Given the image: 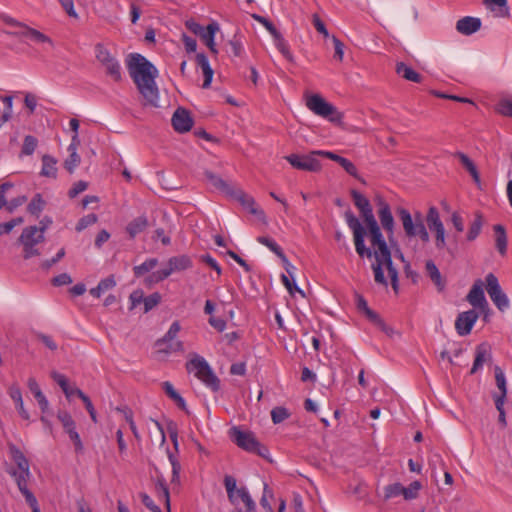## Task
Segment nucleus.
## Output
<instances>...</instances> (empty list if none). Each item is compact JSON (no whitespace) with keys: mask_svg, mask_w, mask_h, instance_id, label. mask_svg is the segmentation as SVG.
<instances>
[{"mask_svg":"<svg viewBox=\"0 0 512 512\" xmlns=\"http://www.w3.org/2000/svg\"><path fill=\"white\" fill-rule=\"evenodd\" d=\"M126 66L131 79L143 98V105L158 107L159 90L155 82L158 77L156 67L138 53H131L127 56Z\"/></svg>","mask_w":512,"mask_h":512,"instance_id":"obj_1","label":"nucleus"},{"mask_svg":"<svg viewBox=\"0 0 512 512\" xmlns=\"http://www.w3.org/2000/svg\"><path fill=\"white\" fill-rule=\"evenodd\" d=\"M397 215L408 238L419 237L422 242H429L430 236L420 212H415L414 216H412L407 209L398 208Z\"/></svg>","mask_w":512,"mask_h":512,"instance_id":"obj_2","label":"nucleus"},{"mask_svg":"<svg viewBox=\"0 0 512 512\" xmlns=\"http://www.w3.org/2000/svg\"><path fill=\"white\" fill-rule=\"evenodd\" d=\"M186 369L189 373H193L208 388L216 392L220 389V380L215 375L208 362L200 356H195L186 363Z\"/></svg>","mask_w":512,"mask_h":512,"instance_id":"obj_3","label":"nucleus"},{"mask_svg":"<svg viewBox=\"0 0 512 512\" xmlns=\"http://www.w3.org/2000/svg\"><path fill=\"white\" fill-rule=\"evenodd\" d=\"M11 458L15 462L17 469L14 467L7 468V472L15 479L20 491L28 489L27 481L30 477L29 462L14 444L9 445Z\"/></svg>","mask_w":512,"mask_h":512,"instance_id":"obj_4","label":"nucleus"},{"mask_svg":"<svg viewBox=\"0 0 512 512\" xmlns=\"http://www.w3.org/2000/svg\"><path fill=\"white\" fill-rule=\"evenodd\" d=\"M230 437L238 447L247 452L255 453L262 457H266L268 453V449L261 445L254 433L250 431H243L238 427H232L230 429Z\"/></svg>","mask_w":512,"mask_h":512,"instance_id":"obj_5","label":"nucleus"},{"mask_svg":"<svg viewBox=\"0 0 512 512\" xmlns=\"http://www.w3.org/2000/svg\"><path fill=\"white\" fill-rule=\"evenodd\" d=\"M306 106L314 114L328 119L333 123H340L343 115L340 113L335 106L327 102L319 94H312L306 98Z\"/></svg>","mask_w":512,"mask_h":512,"instance_id":"obj_6","label":"nucleus"},{"mask_svg":"<svg viewBox=\"0 0 512 512\" xmlns=\"http://www.w3.org/2000/svg\"><path fill=\"white\" fill-rule=\"evenodd\" d=\"M94 52L97 61L105 69L106 75L115 82H120L122 80V71L116 57L102 43L95 45Z\"/></svg>","mask_w":512,"mask_h":512,"instance_id":"obj_7","label":"nucleus"},{"mask_svg":"<svg viewBox=\"0 0 512 512\" xmlns=\"http://www.w3.org/2000/svg\"><path fill=\"white\" fill-rule=\"evenodd\" d=\"M345 220L348 227L353 232L355 249L358 255L360 257L371 258L373 256V252L370 248H367L365 246L364 238L366 235V231L361 225L358 218L353 214L351 210H347L345 212Z\"/></svg>","mask_w":512,"mask_h":512,"instance_id":"obj_8","label":"nucleus"},{"mask_svg":"<svg viewBox=\"0 0 512 512\" xmlns=\"http://www.w3.org/2000/svg\"><path fill=\"white\" fill-rule=\"evenodd\" d=\"M179 331V322H173L167 333L163 336V338L159 339L156 342V346L158 348L159 353L169 354L178 351L182 352L184 350L183 343L181 341H174Z\"/></svg>","mask_w":512,"mask_h":512,"instance_id":"obj_9","label":"nucleus"},{"mask_svg":"<svg viewBox=\"0 0 512 512\" xmlns=\"http://www.w3.org/2000/svg\"><path fill=\"white\" fill-rule=\"evenodd\" d=\"M426 222L429 229L435 232L436 248L439 250L444 249L446 247L445 228L436 207L432 206L429 208L426 215Z\"/></svg>","mask_w":512,"mask_h":512,"instance_id":"obj_10","label":"nucleus"},{"mask_svg":"<svg viewBox=\"0 0 512 512\" xmlns=\"http://www.w3.org/2000/svg\"><path fill=\"white\" fill-rule=\"evenodd\" d=\"M315 151L307 155L290 154L284 158L292 165L293 168L308 172H318L321 170V163L316 158Z\"/></svg>","mask_w":512,"mask_h":512,"instance_id":"obj_11","label":"nucleus"},{"mask_svg":"<svg viewBox=\"0 0 512 512\" xmlns=\"http://www.w3.org/2000/svg\"><path fill=\"white\" fill-rule=\"evenodd\" d=\"M485 281L487 293L496 307L501 311L507 309L509 306V300L506 294L502 291L497 277L493 273H489L485 277Z\"/></svg>","mask_w":512,"mask_h":512,"instance_id":"obj_12","label":"nucleus"},{"mask_svg":"<svg viewBox=\"0 0 512 512\" xmlns=\"http://www.w3.org/2000/svg\"><path fill=\"white\" fill-rule=\"evenodd\" d=\"M192 267V260L188 255H178L171 257L165 268L158 270L156 277L158 280H165L174 272H181Z\"/></svg>","mask_w":512,"mask_h":512,"instance_id":"obj_13","label":"nucleus"},{"mask_svg":"<svg viewBox=\"0 0 512 512\" xmlns=\"http://www.w3.org/2000/svg\"><path fill=\"white\" fill-rule=\"evenodd\" d=\"M478 317V313L474 309L460 313L455 321V329L457 333L460 336L470 334Z\"/></svg>","mask_w":512,"mask_h":512,"instance_id":"obj_14","label":"nucleus"},{"mask_svg":"<svg viewBox=\"0 0 512 512\" xmlns=\"http://www.w3.org/2000/svg\"><path fill=\"white\" fill-rule=\"evenodd\" d=\"M171 122L175 131L179 133L188 132L193 126V119L190 115V112L184 108L176 109L172 116Z\"/></svg>","mask_w":512,"mask_h":512,"instance_id":"obj_15","label":"nucleus"},{"mask_svg":"<svg viewBox=\"0 0 512 512\" xmlns=\"http://www.w3.org/2000/svg\"><path fill=\"white\" fill-rule=\"evenodd\" d=\"M378 217L383 229L388 233L389 239L394 233V218L391 213L389 204L383 199L378 201Z\"/></svg>","mask_w":512,"mask_h":512,"instance_id":"obj_16","label":"nucleus"},{"mask_svg":"<svg viewBox=\"0 0 512 512\" xmlns=\"http://www.w3.org/2000/svg\"><path fill=\"white\" fill-rule=\"evenodd\" d=\"M492 360L491 347L488 343H481L475 349V359L470 374L473 375L482 369L483 365Z\"/></svg>","mask_w":512,"mask_h":512,"instance_id":"obj_17","label":"nucleus"},{"mask_svg":"<svg viewBox=\"0 0 512 512\" xmlns=\"http://www.w3.org/2000/svg\"><path fill=\"white\" fill-rule=\"evenodd\" d=\"M228 196L234 198L235 200L239 201L241 205L248 209L251 214L254 215H264V212L261 209H258L256 207V202L253 197L246 194L244 191H242L239 188H233L232 193H230Z\"/></svg>","mask_w":512,"mask_h":512,"instance_id":"obj_18","label":"nucleus"},{"mask_svg":"<svg viewBox=\"0 0 512 512\" xmlns=\"http://www.w3.org/2000/svg\"><path fill=\"white\" fill-rule=\"evenodd\" d=\"M467 301L474 308L483 309L484 307L487 306L488 303L484 295L483 283L481 280L475 281L467 295Z\"/></svg>","mask_w":512,"mask_h":512,"instance_id":"obj_19","label":"nucleus"},{"mask_svg":"<svg viewBox=\"0 0 512 512\" xmlns=\"http://www.w3.org/2000/svg\"><path fill=\"white\" fill-rule=\"evenodd\" d=\"M481 28V20L476 17L466 16L456 23V30L463 35H471Z\"/></svg>","mask_w":512,"mask_h":512,"instance_id":"obj_20","label":"nucleus"},{"mask_svg":"<svg viewBox=\"0 0 512 512\" xmlns=\"http://www.w3.org/2000/svg\"><path fill=\"white\" fill-rule=\"evenodd\" d=\"M149 226L148 218L146 215H140L131 220L126 226V232L130 238H135L138 234L144 232Z\"/></svg>","mask_w":512,"mask_h":512,"instance_id":"obj_21","label":"nucleus"},{"mask_svg":"<svg viewBox=\"0 0 512 512\" xmlns=\"http://www.w3.org/2000/svg\"><path fill=\"white\" fill-rule=\"evenodd\" d=\"M204 175L209 184L215 189L226 195L232 193L234 187L231 186L227 181L223 180L219 175H216L211 171H205Z\"/></svg>","mask_w":512,"mask_h":512,"instance_id":"obj_22","label":"nucleus"},{"mask_svg":"<svg viewBox=\"0 0 512 512\" xmlns=\"http://www.w3.org/2000/svg\"><path fill=\"white\" fill-rule=\"evenodd\" d=\"M426 273L431 281L436 285L439 291L445 288V281L442 279L441 273L432 260H427L425 264Z\"/></svg>","mask_w":512,"mask_h":512,"instance_id":"obj_23","label":"nucleus"},{"mask_svg":"<svg viewBox=\"0 0 512 512\" xmlns=\"http://www.w3.org/2000/svg\"><path fill=\"white\" fill-rule=\"evenodd\" d=\"M219 30V25L217 22H212L210 23L206 29H205V34L202 35L201 39L205 42V44L207 45V47L209 48V50L213 53V54H217L218 53V50L216 48V44L214 42V37H215V34L216 32Z\"/></svg>","mask_w":512,"mask_h":512,"instance_id":"obj_24","label":"nucleus"},{"mask_svg":"<svg viewBox=\"0 0 512 512\" xmlns=\"http://www.w3.org/2000/svg\"><path fill=\"white\" fill-rule=\"evenodd\" d=\"M495 232V245L496 249L501 255H505L507 251V235L503 225L496 224L493 227Z\"/></svg>","mask_w":512,"mask_h":512,"instance_id":"obj_25","label":"nucleus"},{"mask_svg":"<svg viewBox=\"0 0 512 512\" xmlns=\"http://www.w3.org/2000/svg\"><path fill=\"white\" fill-rule=\"evenodd\" d=\"M396 73L402 76L404 79L415 83L421 82L422 79L421 75L418 72H416L403 62H398L396 64Z\"/></svg>","mask_w":512,"mask_h":512,"instance_id":"obj_26","label":"nucleus"},{"mask_svg":"<svg viewBox=\"0 0 512 512\" xmlns=\"http://www.w3.org/2000/svg\"><path fill=\"white\" fill-rule=\"evenodd\" d=\"M57 161L50 155H44L42 157V170L41 175L55 179L57 177Z\"/></svg>","mask_w":512,"mask_h":512,"instance_id":"obj_27","label":"nucleus"},{"mask_svg":"<svg viewBox=\"0 0 512 512\" xmlns=\"http://www.w3.org/2000/svg\"><path fill=\"white\" fill-rule=\"evenodd\" d=\"M494 372H495L496 385H497L498 389L500 390V393L495 394L493 396V398H494V400L501 398V401H505L506 395H507V386H506L505 375L499 366L495 367Z\"/></svg>","mask_w":512,"mask_h":512,"instance_id":"obj_28","label":"nucleus"},{"mask_svg":"<svg viewBox=\"0 0 512 512\" xmlns=\"http://www.w3.org/2000/svg\"><path fill=\"white\" fill-rule=\"evenodd\" d=\"M484 220L483 216L480 212H476L474 215V219L469 226V230L467 233V240L474 241L480 234L481 229L483 227Z\"/></svg>","mask_w":512,"mask_h":512,"instance_id":"obj_29","label":"nucleus"},{"mask_svg":"<svg viewBox=\"0 0 512 512\" xmlns=\"http://www.w3.org/2000/svg\"><path fill=\"white\" fill-rule=\"evenodd\" d=\"M495 111L502 116L512 117V96H503L496 104Z\"/></svg>","mask_w":512,"mask_h":512,"instance_id":"obj_30","label":"nucleus"},{"mask_svg":"<svg viewBox=\"0 0 512 512\" xmlns=\"http://www.w3.org/2000/svg\"><path fill=\"white\" fill-rule=\"evenodd\" d=\"M257 241L269 248L281 259V261H286V255L284 254L283 250L272 238L260 236L257 238Z\"/></svg>","mask_w":512,"mask_h":512,"instance_id":"obj_31","label":"nucleus"},{"mask_svg":"<svg viewBox=\"0 0 512 512\" xmlns=\"http://www.w3.org/2000/svg\"><path fill=\"white\" fill-rule=\"evenodd\" d=\"M373 248H374L373 255L375 257V262L382 263V261L391 258V252H390L385 240L375 244V246H373Z\"/></svg>","mask_w":512,"mask_h":512,"instance_id":"obj_32","label":"nucleus"},{"mask_svg":"<svg viewBox=\"0 0 512 512\" xmlns=\"http://www.w3.org/2000/svg\"><path fill=\"white\" fill-rule=\"evenodd\" d=\"M224 486L227 491L229 501L236 505L237 504V488L236 479L230 475H226L224 478Z\"/></svg>","mask_w":512,"mask_h":512,"instance_id":"obj_33","label":"nucleus"},{"mask_svg":"<svg viewBox=\"0 0 512 512\" xmlns=\"http://www.w3.org/2000/svg\"><path fill=\"white\" fill-rule=\"evenodd\" d=\"M383 266L387 269L388 275L391 279L392 288L397 293L398 292V271L393 265L392 258L382 261V267Z\"/></svg>","mask_w":512,"mask_h":512,"instance_id":"obj_34","label":"nucleus"},{"mask_svg":"<svg viewBox=\"0 0 512 512\" xmlns=\"http://www.w3.org/2000/svg\"><path fill=\"white\" fill-rule=\"evenodd\" d=\"M45 207V201L43 200L41 194H36L31 202L27 206V210L29 213L35 216H39V214L42 212V210Z\"/></svg>","mask_w":512,"mask_h":512,"instance_id":"obj_35","label":"nucleus"},{"mask_svg":"<svg viewBox=\"0 0 512 512\" xmlns=\"http://www.w3.org/2000/svg\"><path fill=\"white\" fill-rule=\"evenodd\" d=\"M27 32H28V36L26 39L31 40L32 42H35V43H47L52 47L54 46L53 40L50 37H48L47 35H45L44 33L40 32L34 28H30V30H28Z\"/></svg>","mask_w":512,"mask_h":512,"instance_id":"obj_36","label":"nucleus"},{"mask_svg":"<svg viewBox=\"0 0 512 512\" xmlns=\"http://www.w3.org/2000/svg\"><path fill=\"white\" fill-rule=\"evenodd\" d=\"M28 236H29L28 231H26L25 233H22L19 238V241L24 246V258L25 259H29L35 255H39L38 249L34 248L35 245H31V242L28 240Z\"/></svg>","mask_w":512,"mask_h":512,"instance_id":"obj_37","label":"nucleus"},{"mask_svg":"<svg viewBox=\"0 0 512 512\" xmlns=\"http://www.w3.org/2000/svg\"><path fill=\"white\" fill-rule=\"evenodd\" d=\"M157 264H158V260L156 258L147 259L142 264L135 266L133 268L134 274L136 277H141L145 273L154 269L157 266Z\"/></svg>","mask_w":512,"mask_h":512,"instance_id":"obj_38","label":"nucleus"},{"mask_svg":"<svg viewBox=\"0 0 512 512\" xmlns=\"http://www.w3.org/2000/svg\"><path fill=\"white\" fill-rule=\"evenodd\" d=\"M275 46L281 52V54L289 61H292V54L289 51V46L282 34L279 32L275 36H273Z\"/></svg>","mask_w":512,"mask_h":512,"instance_id":"obj_39","label":"nucleus"},{"mask_svg":"<svg viewBox=\"0 0 512 512\" xmlns=\"http://www.w3.org/2000/svg\"><path fill=\"white\" fill-rule=\"evenodd\" d=\"M237 498L243 501L247 512H253L256 509V504L246 488L242 487L237 490Z\"/></svg>","mask_w":512,"mask_h":512,"instance_id":"obj_40","label":"nucleus"},{"mask_svg":"<svg viewBox=\"0 0 512 512\" xmlns=\"http://www.w3.org/2000/svg\"><path fill=\"white\" fill-rule=\"evenodd\" d=\"M350 194L353 199L354 205L358 208L360 212H362L371 205L370 201L357 190H351Z\"/></svg>","mask_w":512,"mask_h":512,"instance_id":"obj_41","label":"nucleus"},{"mask_svg":"<svg viewBox=\"0 0 512 512\" xmlns=\"http://www.w3.org/2000/svg\"><path fill=\"white\" fill-rule=\"evenodd\" d=\"M274 495L272 490L269 488L267 484H264L263 495L260 499V505L266 512H273V508L271 506L270 500H273Z\"/></svg>","mask_w":512,"mask_h":512,"instance_id":"obj_42","label":"nucleus"},{"mask_svg":"<svg viewBox=\"0 0 512 512\" xmlns=\"http://www.w3.org/2000/svg\"><path fill=\"white\" fill-rule=\"evenodd\" d=\"M422 485L419 481L412 482L408 487L403 486V497L406 500H412L417 498L418 492L421 489Z\"/></svg>","mask_w":512,"mask_h":512,"instance_id":"obj_43","label":"nucleus"},{"mask_svg":"<svg viewBox=\"0 0 512 512\" xmlns=\"http://www.w3.org/2000/svg\"><path fill=\"white\" fill-rule=\"evenodd\" d=\"M339 165L352 177L356 178L357 180L361 181L362 183H365L364 179L360 177L358 174V170L356 166L347 158H342Z\"/></svg>","mask_w":512,"mask_h":512,"instance_id":"obj_44","label":"nucleus"},{"mask_svg":"<svg viewBox=\"0 0 512 512\" xmlns=\"http://www.w3.org/2000/svg\"><path fill=\"white\" fill-rule=\"evenodd\" d=\"M38 145L37 139L32 135H27L24 138L23 146H22V154L24 155H32Z\"/></svg>","mask_w":512,"mask_h":512,"instance_id":"obj_45","label":"nucleus"},{"mask_svg":"<svg viewBox=\"0 0 512 512\" xmlns=\"http://www.w3.org/2000/svg\"><path fill=\"white\" fill-rule=\"evenodd\" d=\"M161 301V295L158 292L152 293L149 296H144V313L149 312L156 307Z\"/></svg>","mask_w":512,"mask_h":512,"instance_id":"obj_46","label":"nucleus"},{"mask_svg":"<svg viewBox=\"0 0 512 512\" xmlns=\"http://www.w3.org/2000/svg\"><path fill=\"white\" fill-rule=\"evenodd\" d=\"M28 231V240L31 242V245H36L44 240V235H42L41 231H38L37 226L26 227L22 233Z\"/></svg>","mask_w":512,"mask_h":512,"instance_id":"obj_47","label":"nucleus"},{"mask_svg":"<svg viewBox=\"0 0 512 512\" xmlns=\"http://www.w3.org/2000/svg\"><path fill=\"white\" fill-rule=\"evenodd\" d=\"M290 413L284 407H275L271 411V418L274 424H279L289 418Z\"/></svg>","mask_w":512,"mask_h":512,"instance_id":"obj_48","label":"nucleus"},{"mask_svg":"<svg viewBox=\"0 0 512 512\" xmlns=\"http://www.w3.org/2000/svg\"><path fill=\"white\" fill-rule=\"evenodd\" d=\"M77 396L83 401L85 408L91 417V420L94 423H96L97 422L96 411L94 409V406H93L90 398L86 394H84L82 390H77Z\"/></svg>","mask_w":512,"mask_h":512,"instance_id":"obj_49","label":"nucleus"},{"mask_svg":"<svg viewBox=\"0 0 512 512\" xmlns=\"http://www.w3.org/2000/svg\"><path fill=\"white\" fill-rule=\"evenodd\" d=\"M372 269L374 272V280L376 283L381 284L387 287L388 282L383 273V267L381 262H375L372 264Z\"/></svg>","mask_w":512,"mask_h":512,"instance_id":"obj_50","label":"nucleus"},{"mask_svg":"<svg viewBox=\"0 0 512 512\" xmlns=\"http://www.w3.org/2000/svg\"><path fill=\"white\" fill-rule=\"evenodd\" d=\"M98 218L95 214H88L81 219L76 224V231L81 232L82 230L86 229L87 227L95 224L97 222Z\"/></svg>","mask_w":512,"mask_h":512,"instance_id":"obj_51","label":"nucleus"},{"mask_svg":"<svg viewBox=\"0 0 512 512\" xmlns=\"http://www.w3.org/2000/svg\"><path fill=\"white\" fill-rule=\"evenodd\" d=\"M167 454H168V459L171 463V466H172V479L171 481L174 483V482H178L179 481V475H180V471H181V465L179 463V461L177 460V458L169 451L167 450Z\"/></svg>","mask_w":512,"mask_h":512,"instance_id":"obj_52","label":"nucleus"},{"mask_svg":"<svg viewBox=\"0 0 512 512\" xmlns=\"http://www.w3.org/2000/svg\"><path fill=\"white\" fill-rule=\"evenodd\" d=\"M81 158L77 152H70L69 157L64 162V167L69 173H73L80 164Z\"/></svg>","mask_w":512,"mask_h":512,"instance_id":"obj_53","label":"nucleus"},{"mask_svg":"<svg viewBox=\"0 0 512 512\" xmlns=\"http://www.w3.org/2000/svg\"><path fill=\"white\" fill-rule=\"evenodd\" d=\"M368 230L370 233V240L372 246L384 240L381 230L378 226V223H374L368 226Z\"/></svg>","mask_w":512,"mask_h":512,"instance_id":"obj_54","label":"nucleus"},{"mask_svg":"<svg viewBox=\"0 0 512 512\" xmlns=\"http://www.w3.org/2000/svg\"><path fill=\"white\" fill-rule=\"evenodd\" d=\"M185 26L189 31H191L193 34L199 36L200 38L202 37V35L205 34L206 27H203L202 25H200L193 19L187 20L185 22Z\"/></svg>","mask_w":512,"mask_h":512,"instance_id":"obj_55","label":"nucleus"},{"mask_svg":"<svg viewBox=\"0 0 512 512\" xmlns=\"http://www.w3.org/2000/svg\"><path fill=\"white\" fill-rule=\"evenodd\" d=\"M281 280H282L283 285L286 287V289L289 291V293L291 295H294L295 292H298L302 296H304V292L296 285L294 280L290 281V278L287 275L282 274Z\"/></svg>","mask_w":512,"mask_h":512,"instance_id":"obj_56","label":"nucleus"},{"mask_svg":"<svg viewBox=\"0 0 512 512\" xmlns=\"http://www.w3.org/2000/svg\"><path fill=\"white\" fill-rule=\"evenodd\" d=\"M23 496L25 497L26 502L29 504V506L32 509V512H41L40 508L38 506V502L36 497L33 495V493L29 489H24L20 491Z\"/></svg>","mask_w":512,"mask_h":512,"instance_id":"obj_57","label":"nucleus"},{"mask_svg":"<svg viewBox=\"0 0 512 512\" xmlns=\"http://www.w3.org/2000/svg\"><path fill=\"white\" fill-rule=\"evenodd\" d=\"M455 156L459 158L461 164L467 169V171L470 174L474 173L477 170L473 161L466 154L462 152H457Z\"/></svg>","mask_w":512,"mask_h":512,"instance_id":"obj_58","label":"nucleus"},{"mask_svg":"<svg viewBox=\"0 0 512 512\" xmlns=\"http://www.w3.org/2000/svg\"><path fill=\"white\" fill-rule=\"evenodd\" d=\"M51 378L61 387L64 394H68L67 387L69 384L65 375L53 371L51 372Z\"/></svg>","mask_w":512,"mask_h":512,"instance_id":"obj_59","label":"nucleus"},{"mask_svg":"<svg viewBox=\"0 0 512 512\" xmlns=\"http://www.w3.org/2000/svg\"><path fill=\"white\" fill-rule=\"evenodd\" d=\"M253 18L261 23L270 32L272 37L279 33L274 24L267 18L260 15H253Z\"/></svg>","mask_w":512,"mask_h":512,"instance_id":"obj_60","label":"nucleus"},{"mask_svg":"<svg viewBox=\"0 0 512 512\" xmlns=\"http://www.w3.org/2000/svg\"><path fill=\"white\" fill-rule=\"evenodd\" d=\"M139 497H140L143 505L146 508H148L150 511H152V512H161V509L159 508V506H157L154 503V501L152 500V498L148 494L142 492V493L139 494Z\"/></svg>","mask_w":512,"mask_h":512,"instance_id":"obj_61","label":"nucleus"},{"mask_svg":"<svg viewBox=\"0 0 512 512\" xmlns=\"http://www.w3.org/2000/svg\"><path fill=\"white\" fill-rule=\"evenodd\" d=\"M87 187H88V183L80 180L73 184L72 188L68 192V195L70 198H74L78 194L84 192L87 189Z\"/></svg>","mask_w":512,"mask_h":512,"instance_id":"obj_62","label":"nucleus"},{"mask_svg":"<svg viewBox=\"0 0 512 512\" xmlns=\"http://www.w3.org/2000/svg\"><path fill=\"white\" fill-rule=\"evenodd\" d=\"M386 497L392 498L403 494V486L400 483L388 485L385 488Z\"/></svg>","mask_w":512,"mask_h":512,"instance_id":"obj_63","label":"nucleus"},{"mask_svg":"<svg viewBox=\"0 0 512 512\" xmlns=\"http://www.w3.org/2000/svg\"><path fill=\"white\" fill-rule=\"evenodd\" d=\"M312 22L315 27V29L322 34L325 38L329 37V32L326 29V26L324 22L320 19V17L317 14H313L312 16Z\"/></svg>","mask_w":512,"mask_h":512,"instance_id":"obj_64","label":"nucleus"}]
</instances>
